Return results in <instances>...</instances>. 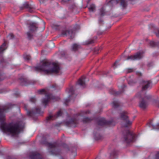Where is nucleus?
I'll return each instance as SVG.
<instances>
[{"label":"nucleus","mask_w":159,"mask_h":159,"mask_svg":"<svg viewBox=\"0 0 159 159\" xmlns=\"http://www.w3.org/2000/svg\"><path fill=\"white\" fill-rule=\"evenodd\" d=\"M6 44L4 43L0 47V53L3 52L4 51L6 48H7L6 47Z\"/></svg>","instance_id":"18"},{"label":"nucleus","mask_w":159,"mask_h":159,"mask_svg":"<svg viewBox=\"0 0 159 159\" xmlns=\"http://www.w3.org/2000/svg\"><path fill=\"white\" fill-rule=\"evenodd\" d=\"M13 106H14V105H12V104H11V106H10L11 108V107H12Z\"/></svg>","instance_id":"49"},{"label":"nucleus","mask_w":159,"mask_h":159,"mask_svg":"<svg viewBox=\"0 0 159 159\" xmlns=\"http://www.w3.org/2000/svg\"><path fill=\"white\" fill-rule=\"evenodd\" d=\"M90 119L88 118H84L83 120V121L84 122H87L90 121Z\"/></svg>","instance_id":"32"},{"label":"nucleus","mask_w":159,"mask_h":159,"mask_svg":"<svg viewBox=\"0 0 159 159\" xmlns=\"http://www.w3.org/2000/svg\"><path fill=\"white\" fill-rule=\"evenodd\" d=\"M83 112L84 114H88L90 113V111H84Z\"/></svg>","instance_id":"38"},{"label":"nucleus","mask_w":159,"mask_h":159,"mask_svg":"<svg viewBox=\"0 0 159 159\" xmlns=\"http://www.w3.org/2000/svg\"><path fill=\"white\" fill-rule=\"evenodd\" d=\"M95 6L93 4H91L89 8V10L90 11H93L95 10Z\"/></svg>","instance_id":"19"},{"label":"nucleus","mask_w":159,"mask_h":159,"mask_svg":"<svg viewBox=\"0 0 159 159\" xmlns=\"http://www.w3.org/2000/svg\"><path fill=\"white\" fill-rule=\"evenodd\" d=\"M112 0H111V1H110V2H111ZM113 2L115 3L116 4L118 3V2L117 0H113Z\"/></svg>","instance_id":"39"},{"label":"nucleus","mask_w":159,"mask_h":159,"mask_svg":"<svg viewBox=\"0 0 159 159\" xmlns=\"http://www.w3.org/2000/svg\"><path fill=\"white\" fill-rule=\"evenodd\" d=\"M31 6H30L27 3L25 2V3L23 5V7L27 9L28 8H29Z\"/></svg>","instance_id":"29"},{"label":"nucleus","mask_w":159,"mask_h":159,"mask_svg":"<svg viewBox=\"0 0 159 159\" xmlns=\"http://www.w3.org/2000/svg\"><path fill=\"white\" fill-rule=\"evenodd\" d=\"M134 138V135L129 131L128 130L124 135V139L126 143H129L133 141Z\"/></svg>","instance_id":"5"},{"label":"nucleus","mask_w":159,"mask_h":159,"mask_svg":"<svg viewBox=\"0 0 159 159\" xmlns=\"http://www.w3.org/2000/svg\"><path fill=\"white\" fill-rule=\"evenodd\" d=\"M36 112H39V110H40L39 109V108H38V109H36Z\"/></svg>","instance_id":"45"},{"label":"nucleus","mask_w":159,"mask_h":159,"mask_svg":"<svg viewBox=\"0 0 159 159\" xmlns=\"http://www.w3.org/2000/svg\"><path fill=\"white\" fill-rule=\"evenodd\" d=\"M91 0H88L87 2V3L88 4Z\"/></svg>","instance_id":"48"},{"label":"nucleus","mask_w":159,"mask_h":159,"mask_svg":"<svg viewBox=\"0 0 159 159\" xmlns=\"http://www.w3.org/2000/svg\"><path fill=\"white\" fill-rule=\"evenodd\" d=\"M27 37L29 39H31L32 38L33 35L30 32H28L26 34Z\"/></svg>","instance_id":"27"},{"label":"nucleus","mask_w":159,"mask_h":159,"mask_svg":"<svg viewBox=\"0 0 159 159\" xmlns=\"http://www.w3.org/2000/svg\"><path fill=\"white\" fill-rule=\"evenodd\" d=\"M85 79L84 77H83V79L80 78L79 79L78 81V84L82 86H84L85 85V83L84 82V80Z\"/></svg>","instance_id":"15"},{"label":"nucleus","mask_w":159,"mask_h":159,"mask_svg":"<svg viewBox=\"0 0 159 159\" xmlns=\"http://www.w3.org/2000/svg\"><path fill=\"white\" fill-rule=\"evenodd\" d=\"M32 112L30 111H28L27 112V114L29 115H30L32 113Z\"/></svg>","instance_id":"42"},{"label":"nucleus","mask_w":159,"mask_h":159,"mask_svg":"<svg viewBox=\"0 0 159 159\" xmlns=\"http://www.w3.org/2000/svg\"><path fill=\"white\" fill-rule=\"evenodd\" d=\"M60 159H63V158L62 157H61Z\"/></svg>","instance_id":"50"},{"label":"nucleus","mask_w":159,"mask_h":159,"mask_svg":"<svg viewBox=\"0 0 159 159\" xmlns=\"http://www.w3.org/2000/svg\"><path fill=\"white\" fill-rule=\"evenodd\" d=\"M120 94V93L119 92H115L114 94L115 95H119V94Z\"/></svg>","instance_id":"40"},{"label":"nucleus","mask_w":159,"mask_h":159,"mask_svg":"<svg viewBox=\"0 0 159 159\" xmlns=\"http://www.w3.org/2000/svg\"><path fill=\"white\" fill-rule=\"evenodd\" d=\"M117 61L115 62L114 64V65H113V66H116V64L117 63Z\"/></svg>","instance_id":"44"},{"label":"nucleus","mask_w":159,"mask_h":159,"mask_svg":"<svg viewBox=\"0 0 159 159\" xmlns=\"http://www.w3.org/2000/svg\"><path fill=\"white\" fill-rule=\"evenodd\" d=\"M80 47V45L77 44H74L72 46V49L74 51H75Z\"/></svg>","instance_id":"17"},{"label":"nucleus","mask_w":159,"mask_h":159,"mask_svg":"<svg viewBox=\"0 0 159 159\" xmlns=\"http://www.w3.org/2000/svg\"><path fill=\"white\" fill-rule=\"evenodd\" d=\"M59 98H56L55 96H52V95H47L46 96V98L43 100L42 102L44 105L46 106L50 100L52 99L57 100V99Z\"/></svg>","instance_id":"7"},{"label":"nucleus","mask_w":159,"mask_h":159,"mask_svg":"<svg viewBox=\"0 0 159 159\" xmlns=\"http://www.w3.org/2000/svg\"><path fill=\"white\" fill-rule=\"evenodd\" d=\"M113 106L114 108H116L119 106V103L118 102L114 101L112 103Z\"/></svg>","instance_id":"23"},{"label":"nucleus","mask_w":159,"mask_h":159,"mask_svg":"<svg viewBox=\"0 0 159 159\" xmlns=\"http://www.w3.org/2000/svg\"><path fill=\"white\" fill-rule=\"evenodd\" d=\"M120 5L124 8L126 7L127 4L125 0H121Z\"/></svg>","instance_id":"20"},{"label":"nucleus","mask_w":159,"mask_h":159,"mask_svg":"<svg viewBox=\"0 0 159 159\" xmlns=\"http://www.w3.org/2000/svg\"><path fill=\"white\" fill-rule=\"evenodd\" d=\"M136 96L139 99V106L140 107L143 109H145L148 106L146 101L151 98V96L146 95L145 92L141 91L138 93Z\"/></svg>","instance_id":"3"},{"label":"nucleus","mask_w":159,"mask_h":159,"mask_svg":"<svg viewBox=\"0 0 159 159\" xmlns=\"http://www.w3.org/2000/svg\"><path fill=\"white\" fill-rule=\"evenodd\" d=\"M21 128L18 124L11 125V134L13 136L17 135L21 130Z\"/></svg>","instance_id":"4"},{"label":"nucleus","mask_w":159,"mask_h":159,"mask_svg":"<svg viewBox=\"0 0 159 159\" xmlns=\"http://www.w3.org/2000/svg\"><path fill=\"white\" fill-rule=\"evenodd\" d=\"M148 126L150 127H152V129H159V124L157 125V127H155L151 122L149 124Z\"/></svg>","instance_id":"22"},{"label":"nucleus","mask_w":159,"mask_h":159,"mask_svg":"<svg viewBox=\"0 0 159 159\" xmlns=\"http://www.w3.org/2000/svg\"><path fill=\"white\" fill-rule=\"evenodd\" d=\"M62 34L64 35L70 36L71 37H72L73 35L72 32L71 31L68 30H63L62 32Z\"/></svg>","instance_id":"11"},{"label":"nucleus","mask_w":159,"mask_h":159,"mask_svg":"<svg viewBox=\"0 0 159 159\" xmlns=\"http://www.w3.org/2000/svg\"><path fill=\"white\" fill-rule=\"evenodd\" d=\"M36 71H43L45 73L50 74L52 73H57L59 70L58 65L57 63H51L48 61H44L41 62V66L34 68Z\"/></svg>","instance_id":"1"},{"label":"nucleus","mask_w":159,"mask_h":159,"mask_svg":"<svg viewBox=\"0 0 159 159\" xmlns=\"http://www.w3.org/2000/svg\"><path fill=\"white\" fill-rule=\"evenodd\" d=\"M14 36L12 34H11V38H14Z\"/></svg>","instance_id":"43"},{"label":"nucleus","mask_w":159,"mask_h":159,"mask_svg":"<svg viewBox=\"0 0 159 159\" xmlns=\"http://www.w3.org/2000/svg\"><path fill=\"white\" fill-rule=\"evenodd\" d=\"M62 112L61 110L59 111L57 113L56 115V117L57 118L59 116H61L62 115Z\"/></svg>","instance_id":"31"},{"label":"nucleus","mask_w":159,"mask_h":159,"mask_svg":"<svg viewBox=\"0 0 159 159\" xmlns=\"http://www.w3.org/2000/svg\"><path fill=\"white\" fill-rule=\"evenodd\" d=\"M65 2V1H64V0H61V2L62 3H64V2Z\"/></svg>","instance_id":"46"},{"label":"nucleus","mask_w":159,"mask_h":159,"mask_svg":"<svg viewBox=\"0 0 159 159\" xmlns=\"http://www.w3.org/2000/svg\"><path fill=\"white\" fill-rule=\"evenodd\" d=\"M134 71L133 68H128L126 70V72L127 73H129L133 72Z\"/></svg>","instance_id":"30"},{"label":"nucleus","mask_w":159,"mask_h":159,"mask_svg":"<svg viewBox=\"0 0 159 159\" xmlns=\"http://www.w3.org/2000/svg\"><path fill=\"white\" fill-rule=\"evenodd\" d=\"M30 101L32 102H34L36 101V100L34 98H31L30 99Z\"/></svg>","instance_id":"36"},{"label":"nucleus","mask_w":159,"mask_h":159,"mask_svg":"<svg viewBox=\"0 0 159 159\" xmlns=\"http://www.w3.org/2000/svg\"><path fill=\"white\" fill-rule=\"evenodd\" d=\"M53 117V116H52L50 115L47 118V120H51Z\"/></svg>","instance_id":"37"},{"label":"nucleus","mask_w":159,"mask_h":159,"mask_svg":"<svg viewBox=\"0 0 159 159\" xmlns=\"http://www.w3.org/2000/svg\"><path fill=\"white\" fill-rule=\"evenodd\" d=\"M37 24L36 23H31L30 25V29L31 31H34L37 28Z\"/></svg>","instance_id":"12"},{"label":"nucleus","mask_w":159,"mask_h":159,"mask_svg":"<svg viewBox=\"0 0 159 159\" xmlns=\"http://www.w3.org/2000/svg\"><path fill=\"white\" fill-rule=\"evenodd\" d=\"M69 101V99H66V102H68Z\"/></svg>","instance_id":"47"},{"label":"nucleus","mask_w":159,"mask_h":159,"mask_svg":"<svg viewBox=\"0 0 159 159\" xmlns=\"http://www.w3.org/2000/svg\"><path fill=\"white\" fill-rule=\"evenodd\" d=\"M136 74L138 75L141 76L142 75L141 73L140 72H136Z\"/></svg>","instance_id":"41"},{"label":"nucleus","mask_w":159,"mask_h":159,"mask_svg":"<svg viewBox=\"0 0 159 159\" xmlns=\"http://www.w3.org/2000/svg\"><path fill=\"white\" fill-rule=\"evenodd\" d=\"M48 146L50 148H55L56 146L55 143H48Z\"/></svg>","instance_id":"26"},{"label":"nucleus","mask_w":159,"mask_h":159,"mask_svg":"<svg viewBox=\"0 0 159 159\" xmlns=\"http://www.w3.org/2000/svg\"><path fill=\"white\" fill-rule=\"evenodd\" d=\"M28 11L31 13H32L33 11L34 8L31 6H30V7L29 8H28Z\"/></svg>","instance_id":"33"},{"label":"nucleus","mask_w":159,"mask_h":159,"mask_svg":"<svg viewBox=\"0 0 159 159\" xmlns=\"http://www.w3.org/2000/svg\"><path fill=\"white\" fill-rule=\"evenodd\" d=\"M151 83L150 81H144L143 82L142 89V90H145L149 87Z\"/></svg>","instance_id":"10"},{"label":"nucleus","mask_w":159,"mask_h":159,"mask_svg":"<svg viewBox=\"0 0 159 159\" xmlns=\"http://www.w3.org/2000/svg\"><path fill=\"white\" fill-rule=\"evenodd\" d=\"M110 123H111L109 122H107L105 120V119L104 118L101 119L98 122L99 125H103L105 124H110Z\"/></svg>","instance_id":"14"},{"label":"nucleus","mask_w":159,"mask_h":159,"mask_svg":"<svg viewBox=\"0 0 159 159\" xmlns=\"http://www.w3.org/2000/svg\"><path fill=\"white\" fill-rule=\"evenodd\" d=\"M19 93L18 92H16V93H14L13 94V95L15 97H18L19 96Z\"/></svg>","instance_id":"35"},{"label":"nucleus","mask_w":159,"mask_h":159,"mask_svg":"<svg viewBox=\"0 0 159 159\" xmlns=\"http://www.w3.org/2000/svg\"><path fill=\"white\" fill-rule=\"evenodd\" d=\"M100 14L101 16L104 15L105 14L104 10L103 8H101L100 10Z\"/></svg>","instance_id":"28"},{"label":"nucleus","mask_w":159,"mask_h":159,"mask_svg":"<svg viewBox=\"0 0 159 159\" xmlns=\"http://www.w3.org/2000/svg\"><path fill=\"white\" fill-rule=\"evenodd\" d=\"M6 107L0 108V129L5 133L9 134L10 133V124H7L5 121L3 113L6 111Z\"/></svg>","instance_id":"2"},{"label":"nucleus","mask_w":159,"mask_h":159,"mask_svg":"<svg viewBox=\"0 0 159 159\" xmlns=\"http://www.w3.org/2000/svg\"><path fill=\"white\" fill-rule=\"evenodd\" d=\"M155 33L157 37H159V29H157L155 32Z\"/></svg>","instance_id":"34"},{"label":"nucleus","mask_w":159,"mask_h":159,"mask_svg":"<svg viewBox=\"0 0 159 159\" xmlns=\"http://www.w3.org/2000/svg\"><path fill=\"white\" fill-rule=\"evenodd\" d=\"M47 91L45 89L39 90L38 91V93L39 94H46Z\"/></svg>","instance_id":"21"},{"label":"nucleus","mask_w":159,"mask_h":159,"mask_svg":"<svg viewBox=\"0 0 159 159\" xmlns=\"http://www.w3.org/2000/svg\"><path fill=\"white\" fill-rule=\"evenodd\" d=\"M32 159H41L40 158L39 155L35 152H33L30 156Z\"/></svg>","instance_id":"13"},{"label":"nucleus","mask_w":159,"mask_h":159,"mask_svg":"<svg viewBox=\"0 0 159 159\" xmlns=\"http://www.w3.org/2000/svg\"><path fill=\"white\" fill-rule=\"evenodd\" d=\"M19 81L20 84L22 85H27L29 84H31L32 83L30 82L26 78L23 77H21L19 79Z\"/></svg>","instance_id":"8"},{"label":"nucleus","mask_w":159,"mask_h":159,"mask_svg":"<svg viewBox=\"0 0 159 159\" xmlns=\"http://www.w3.org/2000/svg\"><path fill=\"white\" fill-rule=\"evenodd\" d=\"M125 113L124 112H123L121 113V117L123 120H126V122L128 125H130L131 124L132 122L127 120L128 117L125 114Z\"/></svg>","instance_id":"9"},{"label":"nucleus","mask_w":159,"mask_h":159,"mask_svg":"<svg viewBox=\"0 0 159 159\" xmlns=\"http://www.w3.org/2000/svg\"><path fill=\"white\" fill-rule=\"evenodd\" d=\"M150 44L152 47H156L158 46L159 42H158L151 41L150 42Z\"/></svg>","instance_id":"16"},{"label":"nucleus","mask_w":159,"mask_h":159,"mask_svg":"<svg viewBox=\"0 0 159 159\" xmlns=\"http://www.w3.org/2000/svg\"><path fill=\"white\" fill-rule=\"evenodd\" d=\"M94 43V40L93 39H89L85 43V44L89 45L91 44Z\"/></svg>","instance_id":"24"},{"label":"nucleus","mask_w":159,"mask_h":159,"mask_svg":"<svg viewBox=\"0 0 159 159\" xmlns=\"http://www.w3.org/2000/svg\"><path fill=\"white\" fill-rule=\"evenodd\" d=\"M24 58L25 60L26 61H29L31 59V57L29 55H25L24 56Z\"/></svg>","instance_id":"25"},{"label":"nucleus","mask_w":159,"mask_h":159,"mask_svg":"<svg viewBox=\"0 0 159 159\" xmlns=\"http://www.w3.org/2000/svg\"><path fill=\"white\" fill-rule=\"evenodd\" d=\"M143 56L141 53L138 52L134 56H128L127 57L126 60H134L136 59H139L142 57Z\"/></svg>","instance_id":"6"}]
</instances>
